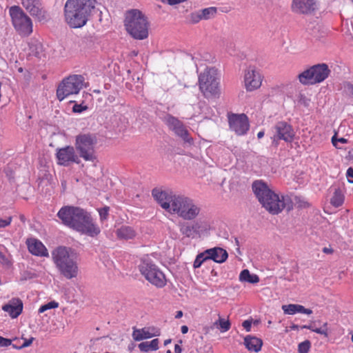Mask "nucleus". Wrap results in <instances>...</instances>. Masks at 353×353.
<instances>
[{"label":"nucleus","instance_id":"obj_57","mask_svg":"<svg viewBox=\"0 0 353 353\" xmlns=\"http://www.w3.org/2000/svg\"><path fill=\"white\" fill-rule=\"evenodd\" d=\"M48 310V307H47V305H46V304H45V305H43L41 306V307H40V308H39V312L40 313H42V312H43L44 311H46V310Z\"/></svg>","mask_w":353,"mask_h":353},{"label":"nucleus","instance_id":"obj_54","mask_svg":"<svg viewBox=\"0 0 353 353\" xmlns=\"http://www.w3.org/2000/svg\"><path fill=\"white\" fill-rule=\"evenodd\" d=\"M323 252L325 253V254H332L334 252V250L331 248H323Z\"/></svg>","mask_w":353,"mask_h":353},{"label":"nucleus","instance_id":"obj_30","mask_svg":"<svg viewBox=\"0 0 353 353\" xmlns=\"http://www.w3.org/2000/svg\"><path fill=\"white\" fill-rule=\"evenodd\" d=\"M165 122L169 128L173 132L183 124V122L179 120L176 117H174L170 114H168L165 117Z\"/></svg>","mask_w":353,"mask_h":353},{"label":"nucleus","instance_id":"obj_2","mask_svg":"<svg viewBox=\"0 0 353 353\" xmlns=\"http://www.w3.org/2000/svg\"><path fill=\"white\" fill-rule=\"evenodd\" d=\"M252 189L262 207L272 215L279 214L285 209L287 211L292 209V203L289 196L275 193L261 180L254 181Z\"/></svg>","mask_w":353,"mask_h":353},{"label":"nucleus","instance_id":"obj_22","mask_svg":"<svg viewBox=\"0 0 353 353\" xmlns=\"http://www.w3.org/2000/svg\"><path fill=\"white\" fill-rule=\"evenodd\" d=\"M29 252L35 256H48V250L39 240L33 239L27 242Z\"/></svg>","mask_w":353,"mask_h":353},{"label":"nucleus","instance_id":"obj_28","mask_svg":"<svg viewBox=\"0 0 353 353\" xmlns=\"http://www.w3.org/2000/svg\"><path fill=\"white\" fill-rule=\"evenodd\" d=\"M174 132L176 136L181 138L185 143H193V139L190 137V134L183 123L174 130Z\"/></svg>","mask_w":353,"mask_h":353},{"label":"nucleus","instance_id":"obj_32","mask_svg":"<svg viewBox=\"0 0 353 353\" xmlns=\"http://www.w3.org/2000/svg\"><path fill=\"white\" fill-rule=\"evenodd\" d=\"M180 232L185 237L194 239V236L192 231L190 222H183L179 224Z\"/></svg>","mask_w":353,"mask_h":353},{"label":"nucleus","instance_id":"obj_62","mask_svg":"<svg viewBox=\"0 0 353 353\" xmlns=\"http://www.w3.org/2000/svg\"><path fill=\"white\" fill-rule=\"evenodd\" d=\"M108 101H109L110 103H112L114 101V97L113 96H109L108 97Z\"/></svg>","mask_w":353,"mask_h":353},{"label":"nucleus","instance_id":"obj_37","mask_svg":"<svg viewBox=\"0 0 353 353\" xmlns=\"http://www.w3.org/2000/svg\"><path fill=\"white\" fill-rule=\"evenodd\" d=\"M311 347V343L305 340L300 343L298 345V353H308Z\"/></svg>","mask_w":353,"mask_h":353},{"label":"nucleus","instance_id":"obj_6","mask_svg":"<svg viewBox=\"0 0 353 353\" xmlns=\"http://www.w3.org/2000/svg\"><path fill=\"white\" fill-rule=\"evenodd\" d=\"M201 212V208L190 197L178 194L174 199L172 214H176L185 221L195 219Z\"/></svg>","mask_w":353,"mask_h":353},{"label":"nucleus","instance_id":"obj_52","mask_svg":"<svg viewBox=\"0 0 353 353\" xmlns=\"http://www.w3.org/2000/svg\"><path fill=\"white\" fill-rule=\"evenodd\" d=\"M162 3H168L170 6H174L181 3V0H161Z\"/></svg>","mask_w":353,"mask_h":353},{"label":"nucleus","instance_id":"obj_39","mask_svg":"<svg viewBox=\"0 0 353 353\" xmlns=\"http://www.w3.org/2000/svg\"><path fill=\"white\" fill-rule=\"evenodd\" d=\"M190 226L192 228V231L194 236V238L200 236V231L201 229V223L199 221H193L190 222Z\"/></svg>","mask_w":353,"mask_h":353},{"label":"nucleus","instance_id":"obj_11","mask_svg":"<svg viewBox=\"0 0 353 353\" xmlns=\"http://www.w3.org/2000/svg\"><path fill=\"white\" fill-rule=\"evenodd\" d=\"M12 25L19 34L28 36L32 32V23L30 18L17 6H12L9 10Z\"/></svg>","mask_w":353,"mask_h":353},{"label":"nucleus","instance_id":"obj_24","mask_svg":"<svg viewBox=\"0 0 353 353\" xmlns=\"http://www.w3.org/2000/svg\"><path fill=\"white\" fill-rule=\"evenodd\" d=\"M292 327L296 329L299 327L302 329L305 328L309 329L311 331H327V322L323 321L321 319L314 320L307 325L298 326L294 325Z\"/></svg>","mask_w":353,"mask_h":353},{"label":"nucleus","instance_id":"obj_29","mask_svg":"<svg viewBox=\"0 0 353 353\" xmlns=\"http://www.w3.org/2000/svg\"><path fill=\"white\" fill-rule=\"evenodd\" d=\"M344 199L345 197L342 190L340 188H336L331 198L330 203L336 208L340 207L343 205Z\"/></svg>","mask_w":353,"mask_h":353},{"label":"nucleus","instance_id":"obj_26","mask_svg":"<svg viewBox=\"0 0 353 353\" xmlns=\"http://www.w3.org/2000/svg\"><path fill=\"white\" fill-rule=\"evenodd\" d=\"M159 341L158 339H154L151 341H145L139 344L138 347L142 352L154 351L159 348Z\"/></svg>","mask_w":353,"mask_h":353},{"label":"nucleus","instance_id":"obj_40","mask_svg":"<svg viewBox=\"0 0 353 353\" xmlns=\"http://www.w3.org/2000/svg\"><path fill=\"white\" fill-rule=\"evenodd\" d=\"M201 20H203V19H202V17L201 16V14H200L199 11L192 12L189 15V21L192 23H194H194H197Z\"/></svg>","mask_w":353,"mask_h":353},{"label":"nucleus","instance_id":"obj_49","mask_svg":"<svg viewBox=\"0 0 353 353\" xmlns=\"http://www.w3.org/2000/svg\"><path fill=\"white\" fill-rule=\"evenodd\" d=\"M252 324V319L245 320L243 322L242 326L244 327V329L246 330V331H250Z\"/></svg>","mask_w":353,"mask_h":353},{"label":"nucleus","instance_id":"obj_19","mask_svg":"<svg viewBox=\"0 0 353 353\" xmlns=\"http://www.w3.org/2000/svg\"><path fill=\"white\" fill-rule=\"evenodd\" d=\"M292 9L298 14H309L315 10V2L313 0H293Z\"/></svg>","mask_w":353,"mask_h":353},{"label":"nucleus","instance_id":"obj_59","mask_svg":"<svg viewBox=\"0 0 353 353\" xmlns=\"http://www.w3.org/2000/svg\"><path fill=\"white\" fill-rule=\"evenodd\" d=\"M182 316H183V312H182V311H178V312H176V316H175V318H176V319H179V318H181Z\"/></svg>","mask_w":353,"mask_h":353},{"label":"nucleus","instance_id":"obj_45","mask_svg":"<svg viewBox=\"0 0 353 353\" xmlns=\"http://www.w3.org/2000/svg\"><path fill=\"white\" fill-rule=\"evenodd\" d=\"M347 141H348L347 139H345L343 137L337 139L336 137V135L333 136L332 138V143L334 145V146H335L336 148H339L338 145H337L338 142H340L341 143H347Z\"/></svg>","mask_w":353,"mask_h":353},{"label":"nucleus","instance_id":"obj_61","mask_svg":"<svg viewBox=\"0 0 353 353\" xmlns=\"http://www.w3.org/2000/svg\"><path fill=\"white\" fill-rule=\"evenodd\" d=\"M259 323H260L259 320L252 321V324H253L254 327H256Z\"/></svg>","mask_w":353,"mask_h":353},{"label":"nucleus","instance_id":"obj_31","mask_svg":"<svg viewBox=\"0 0 353 353\" xmlns=\"http://www.w3.org/2000/svg\"><path fill=\"white\" fill-rule=\"evenodd\" d=\"M282 309L285 314H294L296 313H301V311L304 310V307L298 304H289L283 305Z\"/></svg>","mask_w":353,"mask_h":353},{"label":"nucleus","instance_id":"obj_50","mask_svg":"<svg viewBox=\"0 0 353 353\" xmlns=\"http://www.w3.org/2000/svg\"><path fill=\"white\" fill-rule=\"evenodd\" d=\"M11 344V341L10 339H5L3 337L0 336V346L1 347H7Z\"/></svg>","mask_w":353,"mask_h":353},{"label":"nucleus","instance_id":"obj_7","mask_svg":"<svg viewBox=\"0 0 353 353\" xmlns=\"http://www.w3.org/2000/svg\"><path fill=\"white\" fill-rule=\"evenodd\" d=\"M138 268L145 279L157 288H161L167 284L165 274L151 259L142 258Z\"/></svg>","mask_w":353,"mask_h":353},{"label":"nucleus","instance_id":"obj_13","mask_svg":"<svg viewBox=\"0 0 353 353\" xmlns=\"http://www.w3.org/2000/svg\"><path fill=\"white\" fill-rule=\"evenodd\" d=\"M272 143L277 146L279 141L283 140L287 143H291L295 137V131L293 127L286 121H278L273 127Z\"/></svg>","mask_w":353,"mask_h":353},{"label":"nucleus","instance_id":"obj_27","mask_svg":"<svg viewBox=\"0 0 353 353\" xmlns=\"http://www.w3.org/2000/svg\"><path fill=\"white\" fill-rule=\"evenodd\" d=\"M239 280L242 282H248L254 284L259 281V278L256 274H251L248 270L245 269L240 273Z\"/></svg>","mask_w":353,"mask_h":353},{"label":"nucleus","instance_id":"obj_20","mask_svg":"<svg viewBox=\"0 0 353 353\" xmlns=\"http://www.w3.org/2000/svg\"><path fill=\"white\" fill-rule=\"evenodd\" d=\"M3 310L8 312L12 318H17L23 310V302L19 298H13L3 305Z\"/></svg>","mask_w":353,"mask_h":353},{"label":"nucleus","instance_id":"obj_10","mask_svg":"<svg viewBox=\"0 0 353 353\" xmlns=\"http://www.w3.org/2000/svg\"><path fill=\"white\" fill-rule=\"evenodd\" d=\"M84 78L81 75H70L59 85L57 90V97L59 101H63L71 94H77L82 89Z\"/></svg>","mask_w":353,"mask_h":353},{"label":"nucleus","instance_id":"obj_25","mask_svg":"<svg viewBox=\"0 0 353 353\" xmlns=\"http://www.w3.org/2000/svg\"><path fill=\"white\" fill-rule=\"evenodd\" d=\"M117 235L119 239H132L136 235L134 230L130 226L123 225L117 230Z\"/></svg>","mask_w":353,"mask_h":353},{"label":"nucleus","instance_id":"obj_38","mask_svg":"<svg viewBox=\"0 0 353 353\" xmlns=\"http://www.w3.org/2000/svg\"><path fill=\"white\" fill-rule=\"evenodd\" d=\"M190 226L192 228V231L194 236V238L200 236V231L201 229V223L199 221H193L190 222Z\"/></svg>","mask_w":353,"mask_h":353},{"label":"nucleus","instance_id":"obj_17","mask_svg":"<svg viewBox=\"0 0 353 353\" xmlns=\"http://www.w3.org/2000/svg\"><path fill=\"white\" fill-rule=\"evenodd\" d=\"M21 3L26 10L39 21L46 20V11L42 7L39 0H22Z\"/></svg>","mask_w":353,"mask_h":353},{"label":"nucleus","instance_id":"obj_53","mask_svg":"<svg viewBox=\"0 0 353 353\" xmlns=\"http://www.w3.org/2000/svg\"><path fill=\"white\" fill-rule=\"evenodd\" d=\"M46 305H47L48 310L52 309V308H57L59 306V303L54 301H50V302L48 303Z\"/></svg>","mask_w":353,"mask_h":353},{"label":"nucleus","instance_id":"obj_58","mask_svg":"<svg viewBox=\"0 0 353 353\" xmlns=\"http://www.w3.org/2000/svg\"><path fill=\"white\" fill-rule=\"evenodd\" d=\"M301 313L306 314H311L312 313V310L310 309H307L304 307V310L301 311Z\"/></svg>","mask_w":353,"mask_h":353},{"label":"nucleus","instance_id":"obj_9","mask_svg":"<svg viewBox=\"0 0 353 353\" xmlns=\"http://www.w3.org/2000/svg\"><path fill=\"white\" fill-rule=\"evenodd\" d=\"M331 70L326 63H318L310 67L298 75L299 82L303 85H314L325 80Z\"/></svg>","mask_w":353,"mask_h":353},{"label":"nucleus","instance_id":"obj_60","mask_svg":"<svg viewBox=\"0 0 353 353\" xmlns=\"http://www.w3.org/2000/svg\"><path fill=\"white\" fill-rule=\"evenodd\" d=\"M263 136H264V132L263 131H260L257 134V137L259 139H261Z\"/></svg>","mask_w":353,"mask_h":353},{"label":"nucleus","instance_id":"obj_14","mask_svg":"<svg viewBox=\"0 0 353 353\" xmlns=\"http://www.w3.org/2000/svg\"><path fill=\"white\" fill-rule=\"evenodd\" d=\"M228 122L231 130L239 136L245 135L250 128L248 117L245 114H231Z\"/></svg>","mask_w":353,"mask_h":353},{"label":"nucleus","instance_id":"obj_33","mask_svg":"<svg viewBox=\"0 0 353 353\" xmlns=\"http://www.w3.org/2000/svg\"><path fill=\"white\" fill-rule=\"evenodd\" d=\"M202 19H209L214 17L217 12V9L215 7H210L199 10Z\"/></svg>","mask_w":353,"mask_h":353},{"label":"nucleus","instance_id":"obj_55","mask_svg":"<svg viewBox=\"0 0 353 353\" xmlns=\"http://www.w3.org/2000/svg\"><path fill=\"white\" fill-rule=\"evenodd\" d=\"M349 93L353 97V85L348 83L346 86Z\"/></svg>","mask_w":353,"mask_h":353},{"label":"nucleus","instance_id":"obj_23","mask_svg":"<svg viewBox=\"0 0 353 353\" xmlns=\"http://www.w3.org/2000/svg\"><path fill=\"white\" fill-rule=\"evenodd\" d=\"M243 344L248 351L258 353L261 350L263 341L259 337L248 335L244 338Z\"/></svg>","mask_w":353,"mask_h":353},{"label":"nucleus","instance_id":"obj_63","mask_svg":"<svg viewBox=\"0 0 353 353\" xmlns=\"http://www.w3.org/2000/svg\"><path fill=\"white\" fill-rule=\"evenodd\" d=\"M181 331H188V327L186 325H183L181 327Z\"/></svg>","mask_w":353,"mask_h":353},{"label":"nucleus","instance_id":"obj_44","mask_svg":"<svg viewBox=\"0 0 353 353\" xmlns=\"http://www.w3.org/2000/svg\"><path fill=\"white\" fill-rule=\"evenodd\" d=\"M109 207H104L99 210V216L101 220H105L108 216Z\"/></svg>","mask_w":353,"mask_h":353},{"label":"nucleus","instance_id":"obj_46","mask_svg":"<svg viewBox=\"0 0 353 353\" xmlns=\"http://www.w3.org/2000/svg\"><path fill=\"white\" fill-rule=\"evenodd\" d=\"M12 217L9 216L6 219H0V228H5L10 224Z\"/></svg>","mask_w":353,"mask_h":353},{"label":"nucleus","instance_id":"obj_4","mask_svg":"<svg viewBox=\"0 0 353 353\" xmlns=\"http://www.w3.org/2000/svg\"><path fill=\"white\" fill-rule=\"evenodd\" d=\"M54 263L61 275L67 279L76 278L79 273L78 254L72 248L59 246L52 252Z\"/></svg>","mask_w":353,"mask_h":353},{"label":"nucleus","instance_id":"obj_51","mask_svg":"<svg viewBox=\"0 0 353 353\" xmlns=\"http://www.w3.org/2000/svg\"><path fill=\"white\" fill-rule=\"evenodd\" d=\"M0 263L3 265H9L10 263L8 259L1 252H0Z\"/></svg>","mask_w":353,"mask_h":353},{"label":"nucleus","instance_id":"obj_36","mask_svg":"<svg viewBox=\"0 0 353 353\" xmlns=\"http://www.w3.org/2000/svg\"><path fill=\"white\" fill-rule=\"evenodd\" d=\"M154 336H156V334L152 332H132V336L135 341H141L143 339H150Z\"/></svg>","mask_w":353,"mask_h":353},{"label":"nucleus","instance_id":"obj_42","mask_svg":"<svg viewBox=\"0 0 353 353\" xmlns=\"http://www.w3.org/2000/svg\"><path fill=\"white\" fill-rule=\"evenodd\" d=\"M31 53L35 57H39L41 51V45L40 43L31 44L30 46Z\"/></svg>","mask_w":353,"mask_h":353},{"label":"nucleus","instance_id":"obj_41","mask_svg":"<svg viewBox=\"0 0 353 353\" xmlns=\"http://www.w3.org/2000/svg\"><path fill=\"white\" fill-rule=\"evenodd\" d=\"M70 103H74V105L72 107V112L74 113H81L82 112L88 110L87 105H83L82 104H78L74 101H71Z\"/></svg>","mask_w":353,"mask_h":353},{"label":"nucleus","instance_id":"obj_1","mask_svg":"<svg viewBox=\"0 0 353 353\" xmlns=\"http://www.w3.org/2000/svg\"><path fill=\"white\" fill-rule=\"evenodd\" d=\"M57 216L64 225L89 236H96L101 232L90 213L79 207L63 206L59 210Z\"/></svg>","mask_w":353,"mask_h":353},{"label":"nucleus","instance_id":"obj_15","mask_svg":"<svg viewBox=\"0 0 353 353\" xmlns=\"http://www.w3.org/2000/svg\"><path fill=\"white\" fill-rule=\"evenodd\" d=\"M56 157L57 163L60 165L68 166L72 163L77 164L80 163L79 157L75 153L74 148L72 146L68 145L61 148H57Z\"/></svg>","mask_w":353,"mask_h":353},{"label":"nucleus","instance_id":"obj_64","mask_svg":"<svg viewBox=\"0 0 353 353\" xmlns=\"http://www.w3.org/2000/svg\"><path fill=\"white\" fill-rule=\"evenodd\" d=\"M171 343V340L170 339H167L164 341V345H167L168 344L170 343Z\"/></svg>","mask_w":353,"mask_h":353},{"label":"nucleus","instance_id":"obj_43","mask_svg":"<svg viewBox=\"0 0 353 353\" xmlns=\"http://www.w3.org/2000/svg\"><path fill=\"white\" fill-rule=\"evenodd\" d=\"M310 100L306 97L304 94H300L299 96V103L303 104L305 107H308L310 105Z\"/></svg>","mask_w":353,"mask_h":353},{"label":"nucleus","instance_id":"obj_21","mask_svg":"<svg viewBox=\"0 0 353 353\" xmlns=\"http://www.w3.org/2000/svg\"><path fill=\"white\" fill-rule=\"evenodd\" d=\"M205 252L208 261L212 260L218 263L225 262L228 257L227 251L219 247L205 250Z\"/></svg>","mask_w":353,"mask_h":353},{"label":"nucleus","instance_id":"obj_35","mask_svg":"<svg viewBox=\"0 0 353 353\" xmlns=\"http://www.w3.org/2000/svg\"><path fill=\"white\" fill-rule=\"evenodd\" d=\"M208 261V259L207 256H206V254H205V251H204V252H201V253L199 254L196 256V259H195V260H194V263H193V267H194V268H195V269H196V268H200V267H201V265L203 263H205V262H206V261Z\"/></svg>","mask_w":353,"mask_h":353},{"label":"nucleus","instance_id":"obj_5","mask_svg":"<svg viewBox=\"0 0 353 353\" xmlns=\"http://www.w3.org/2000/svg\"><path fill=\"white\" fill-rule=\"evenodd\" d=\"M124 26L126 31L135 39L143 40L148 37V18L139 10L132 9L126 12Z\"/></svg>","mask_w":353,"mask_h":353},{"label":"nucleus","instance_id":"obj_18","mask_svg":"<svg viewBox=\"0 0 353 353\" xmlns=\"http://www.w3.org/2000/svg\"><path fill=\"white\" fill-rule=\"evenodd\" d=\"M245 86L248 91H253L261 85V76L253 67H249L245 72Z\"/></svg>","mask_w":353,"mask_h":353},{"label":"nucleus","instance_id":"obj_48","mask_svg":"<svg viewBox=\"0 0 353 353\" xmlns=\"http://www.w3.org/2000/svg\"><path fill=\"white\" fill-rule=\"evenodd\" d=\"M346 176L347 177L348 182L353 183V168L350 167L347 169Z\"/></svg>","mask_w":353,"mask_h":353},{"label":"nucleus","instance_id":"obj_3","mask_svg":"<svg viewBox=\"0 0 353 353\" xmlns=\"http://www.w3.org/2000/svg\"><path fill=\"white\" fill-rule=\"evenodd\" d=\"M96 0H67L64 20L70 28H81L86 25L95 10Z\"/></svg>","mask_w":353,"mask_h":353},{"label":"nucleus","instance_id":"obj_16","mask_svg":"<svg viewBox=\"0 0 353 353\" xmlns=\"http://www.w3.org/2000/svg\"><path fill=\"white\" fill-rule=\"evenodd\" d=\"M152 195L163 209L168 212H171L174 199L178 194H174L172 192L154 188L152 191Z\"/></svg>","mask_w":353,"mask_h":353},{"label":"nucleus","instance_id":"obj_56","mask_svg":"<svg viewBox=\"0 0 353 353\" xmlns=\"http://www.w3.org/2000/svg\"><path fill=\"white\" fill-rule=\"evenodd\" d=\"M174 352L175 353H181V348L179 345L176 344L174 346Z\"/></svg>","mask_w":353,"mask_h":353},{"label":"nucleus","instance_id":"obj_12","mask_svg":"<svg viewBox=\"0 0 353 353\" xmlns=\"http://www.w3.org/2000/svg\"><path fill=\"white\" fill-rule=\"evenodd\" d=\"M219 84L217 71L213 68L206 69L199 76V88L205 96L219 94Z\"/></svg>","mask_w":353,"mask_h":353},{"label":"nucleus","instance_id":"obj_47","mask_svg":"<svg viewBox=\"0 0 353 353\" xmlns=\"http://www.w3.org/2000/svg\"><path fill=\"white\" fill-rule=\"evenodd\" d=\"M23 343L19 347V349L21 348H23V347H28L29 345H31V343H32L33 340H34V338L33 337H31L28 339H23Z\"/></svg>","mask_w":353,"mask_h":353},{"label":"nucleus","instance_id":"obj_8","mask_svg":"<svg viewBox=\"0 0 353 353\" xmlns=\"http://www.w3.org/2000/svg\"><path fill=\"white\" fill-rule=\"evenodd\" d=\"M97 137L94 134H80L76 137L75 149L80 157L86 161L94 162L97 160L95 145Z\"/></svg>","mask_w":353,"mask_h":353},{"label":"nucleus","instance_id":"obj_34","mask_svg":"<svg viewBox=\"0 0 353 353\" xmlns=\"http://www.w3.org/2000/svg\"><path fill=\"white\" fill-rule=\"evenodd\" d=\"M214 327L217 329H223L224 331H228L230 328V323L228 320L219 317V320L214 323L212 329H214Z\"/></svg>","mask_w":353,"mask_h":353}]
</instances>
